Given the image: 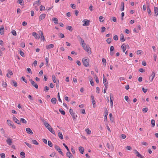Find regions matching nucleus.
<instances>
[{"label":"nucleus","mask_w":158,"mask_h":158,"mask_svg":"<svg viewBox=\"0 0 158 158\" xmlns=\"http://www.w3.org/2000/svg\"><path fill=\"white\" fill-rule=\"evenodd\" d=\"M44 125L52 133L55 135V132L52 128L50 126V125L45 120H43L42 121Z\"/></svg>","instance_id":"obj_1"},{"label":"nucleus","mask_w":158,"mask_h":158,"mask_svg":"<svg viewBox=\"0 0 158 158\" xmlns=\"http://www.w3.org/2000/svg\"><path fill=\"white\" fill-rule=\"evenodd\" d=\"M82 61L85 66L88 67L89 66V59L88 58L85 57L83 58Z\"/></svg>","instance_id":"obj_2"},{"label":"nucleus","mask_w":158,"mask_h":158,"mask_svg":"<svg viewBox=\"0 0 158 158\" xmlns=\"http://www.w3.org/2000/svg\"><path fill=\"white\" fill-rule=\"evenodd\" d=\"M29 81H30L31 83L33 86L36 89H38V86L35 82L31 79H30Z\"/></svg>","instance_id":"obj_3"},{"label":"nucleus","mask_w":158,"mask_h":158,"mask_svg":"<svg viewBox=\"0 0 158 158\" xmlns=\"http://www.w3.org/2000/svg\"><path fill=\"white\" fill-rule=\"evenodd\" d=\"M55 148L61 155L63 156H64V153L59 146L56 145L55 146Z\"/></svg>","instance_id":"obj_4"},{"label":"nucleus","mask_w":158,"mask_h":158,"mask_svg":"<svg viewBox=\"0 0 158 158\" xmlns=\"http://www.w3.org/2000/svg\"><path fill=\"white\" fill-rule=\"evenodd\" d=\"M82 22L84 23L83 26H87L89 25L90 21L86 20L85 19H84L83 20Z\"/></svg>","instance_id":"obj_5"},{"label":"nucleus","mask_w":158,"mask_h":158,"mask_svg":"<svg viewBox=\"0 0 158 158\" xmlns=\"http://www.w3.org/2000/svg\"><path fill=\"white\" fill-rule=\"evenodd\" d=\"M7 123L10 126L13 128L15 129V126L13 123L12 122L9 120H7Z\"/></svg>","instance_id":"obj_6"},{"label":"nucleus","mask_w":158,"mask_h":158,"mask_svg":"<svg viewBox=\"0 0 158 158\" xmlns=\"http://www.w3.org/2000/svg\"><path fill=\"white\" fill-rule=\"evenodd\" d=\"M154 12L155 16L156 17L158 15V8L157 7H154Z\"/></svg>","instance_id":"obj_7"},{"label":"nucleus","mask_w":158,"mask_h":158,"mask_svg":"<svg viewBox=\"0 0 158 158\" xmlns=\"http://www.w3.org/2000/svg\"><path fill=\"white\" fill-rule=\"evenodd\" d=\"M114 101V98L113 95L111 94H110V101L111 106H112L113 105V102Z\"/></svg>","instance_id":"obj_8"},{"label":"nucleus","mask_w":158,"mask_h":158,"mask_svg":"<svg viewBox=\"0 0 158 158\" xmlns=\"http://www.w3.org/2000/svg\"><path fill=\"white\" fill-rule=\"evenodd\" d=\"M6 142L7 144L9 145H11L12 143V139L10 138H8L6 140Z\"/></svg>","instance_id":"obj_9"},{"label":"nucleus","mask_w":158,"mask_h":158,"mask_svg":"<svg viewBox=\"0 0 158 158\" xmlns=\"http://www.w3.org/2000/svg\"><path fill=\"white\" fill-rule=\"evenodd\" d=\"M26 130L27 132L30 135H32L33 134V132L31 130V129L29 128H26Z\"/></svg>","instance_id":"obj_10"},{"label":"nucleus","mask_w":158,"mask_h":158,"mask_svg":"<svg viewBox=\"0 0 158 158\" xmlns=\"http://www.w3.org/2000/svg\"><path fill=\"white\" fill-rule=\"evenodd\" d=\"M45 16H46V14H43L41 15L39 17V20L41 21L43 19L45 18Z\"/></svg>","instance_id":"obj_11"},{"label":"nucleus","mask_w":158,"mask_h":158,"mask_svg":"<svg viewBox=\"0 0 158 158\" xmlns=\"http://www.w3.org/2000/svg\"><path fill=\"white\" fill-rule=\"evenodd\" d=\"M32 35L35 37V39H39L40 37L39 36L38 34H37L35 32H33L32 33Z\"/></svg>","instance_id":"obj_12"},{"label":"nucleus","mask_w":158,"mask_h":158,"mask_svg":"<svg viewBox=\"0 0 158 158\" xmlns=\"http://www.w3.org/2000/svg\"><path fill=\"white\" fill-rule=\"evenodd\" d=\"M79 150L81 154H83V153L84 152V149L83 147H79Z\"/></svg>","instance_id":"obj_13"},{"label":"nucleus","mask_w":158,"mask_h":158,"mask_svg":"<svg viewBox=\"0 0 158 158\" xmlns=\"http://www.w3.org/2000/svg\"><path fill=\"white\" fill-rule=\"evenodd\" d=\"M4 28L3 26H2L1 28L0 29V33L1 35H4Z\"/></svg>","instance_id":"obj_14"},{"label":"nucleus","mask_w":158,"mask_h":158,"mask_svg":"<svg viewBox=\"0 0 158 158\" xmlns=\"http://www.w3.org/2000/svg\"><path fill=\"white\" fill-rule=\"evenodd\" d=\"M54 47V45L52 44H50L49 45L46 46V48L47 49H49L53 48Z\"/></svg>","instance_id":"obj_15"},{"label":"nucleus","mask_w":158,"mask_h":158,"mask_svg":"<svg viewBox=\"0 0 158 158\" xmlns=\"http://www.w3.org/2000/svg\"><path fill=\"white\" fill-rule=\"evenodd\" d=\"M56 99L55 98H53L51 99V102L53 104L56 103Z\"/></svg>","instance_id":"obj_16"},{"label":"nucleus","mask_w":158,"mask_h":158,"mask_svg":"<svg viewBox=\"0 0 158 158\" xmlns=\"http://www.w3.org/2000/svg\"><path fill=\"white\" fill-rule=\"evenodd\" d=\"M135 153L136 154V156L139 157H141V155L139 152L136 150H134Z\"/></svg>","instance_id":"obj_17"},{"label":"nucleus","mask_w":158,"mask_h":158,"mask_svg":"<svg viewBox=\"0 0 158 158\" xmlns=\"http://www.w3.org/2000/svg\"><path fill=\"white\" fill-rule=\"evenodd\" d=\"M121 7H122L120 8V10L121 11L124 10V3L123 2H122L121 4Z\"/></svg>","instance_id":"obj_18"},{"label":"nucleus","mask_w":158,"mask_h":158,"mask_svg":"<svg viewBox=\"0 0 158 158\" xmlns=\"http://www.w3.org/2000/svg\"><path fill=\"white\" fill-rule=\"evenodd\" d=\"M120 40L122 42L124 41L125 40V39H124V36L123 34V33H121L120 35Z\"/></svg>","instance_id":"obj_19"},{"label":"nucleus","mask_w":158,"mask_h":158,"mask_svg":"<svg viewBox=\"0 0 158 158\" xmlns=\"http://www.w3.org/2000/svg\"><path fill=\"white\" fill-rule=\"evenodd\" d=\"M58 135L59 137L61 139H63V135L61 133L60 131L58 132Z\"/></svg>","instance_id":"obj_20"},{"label":"nucleus","mask_w":158,"mask_h":158,"mask_svg":"<svg viewBox=\"0 0 158 158\" xmlns=\"http://www.w3.org/2000/svg\"><path fill=\"white\" fill-rule=\"evenodd\" d=\"M121 48L123 50V52H124L126 50V45L124 44H123L121 47Z\"/></svg>","instance_id":"obj_21"},{"label":"nucleus","mask_w":158,"mask_h":158,"mask_svg":"<svg viewBox=\"0 0 158 158\" xmlns=\"http://www.w3.org/2000/svg\"><path fill=\"white\" fill-rule=\"evenodd\" d=\"M11 84L13 85L15 87H17L18 84L17 82L14 80H12L11 81Z\"/></svg>","instance_id":"obj_22"},{"label":"nucleus","mask_w":158,"mask_h":158,"mask_svg":"<svg viewBox=\"0 0 158 158\" xmlns=\"http://www.w3.org/2000/svg\"><path fill=\"white\" fill-rule=\"evenodd\" d=\"M105 115L104 117V118H107V116L108 114V111L107 110L106 108L105 109Z\"/></svg>","instance_id":"obj_23"},{"label":"nucleus","mask_w":158,"mask_h":158,"mask_svg":"<svg viewBox=\"0 0 158 158\" xmlns=\"http://www.w3.org/2000/svg\"><path fill=\"white\" fill-rule=\"evenodd\" d=\"M13 120L16 123L18 124H20L21 123V119H20V120H19L18 119H13Z\"/></svg>","instance_id":"obj_24"},{"label":"nucleus","mask_w":158,"mask_h":158,"mask_svg":"<svg viewBox=\"0 0 158 158\" xmlns=\"http://www.w3.org/2000/svg\"><path fill=\"white\" fill-rule=\"evenodd\" d=\"M89 49H90V48L89 47H87V46L86 47V48H85V50L87 51V52H88V53H89L90 52L91 53V51L90 50L89 51Z\"/></svg>","instance_id":"obj_25"},{"label":"nucleus","mask_w":158,"mask_h":158,"mask_svg":"<svg viewBox=\"0 0 158 158\" xmlns=\"http://www.w3.org/2000/svg\"><path fill=\"white\" fill-rule=\"evenodd\" d=\"M155 76V74L154 72H152V74L151 75V76L152 77V79H150V81H152L153 79V78H154Z\"/></svg>","instance_id":"obj_26"},{"label":"nucleus","mask_w":158,"mask_h":158,"mask_svg":"<svg viewBox=\"0 0 158 158\" xmlns=\"http://www.w3.org/2000/svg\"><path fill=\"white\" fill-rule=\"evenodd\" d=\"M91 98L92 100L93 106H94V105L95 104V101L94 100V97L93 96L91 95Z\"/></svg>","instance_id":"obj_27"},{"label":"nucleus","mask_w":158,"mask_h":158,"mask_svg":"<svg viewBox=\"0 0 158 158\" xmlns=\"http://www.w3.org/2000/svg\"><path fill=\"white\" fill-rule=\"evenodd\" d=\"M66 156L69 157H70V156H72V154L70 152V151H68V152L66 153Z\"/></svg>","instance_id":"obj_28"},{"label":"nucleus","mask_w":158,"mask_h":158,"mask_svg":"<svg viewBox=\"0 0 158 158\" xmlns=\"http://www.w3.org/2000/svg\"><path fill=\"white\" fill-rule=\"evenodd\" d=\"M102 61L103 62V64L104 66H105L106 63V60L104 58H102Z\"/></svg>","instance_id":"obj_29"},{"label":"nucleus","mask_w":158,"mask_h":158,"mask_svg":"<svg viewBox=\"0 0 158 158\" xmlns=\"http://www.w3.org/2000/svg\"><path fill=\"white\" fill-rule=\"evenodd\" d=\"M103 83L104 84H108V82H107L106 79L105 78L104 75H103Z\"/></svg>","instance_id":"obj_30"},{"label":"nucleus","mask_w":158,"mask_h":158,"mask_svg":"<svg viewBox=\"0 0 158 158\" xmlns=\"http://www.w3.org/2000/svg\"><path fill=\"white\" fill-rule=\"evenodd\" d=\"M66 29L67 30H69L70 31H72L73 30V28L71 26H69L66 27Z\"/></svg>","instance_id":"obj_31"},{"label":"nucleus","mask_w":158,"mask_h":158,"mask_svg":"<svg viewBox=\"0 0 158 158\" xmlns=\"http://www.w3.org/2000/svg\"><path fill=\"white\" fill-rule=\"evenodd\" d=\"M87 134L88 135H89L91 133V131L88 128L86 129L85 130Z\"/></svg>","instance_id":"obj_32"},{"label":"nucleus","mask_w":158,"mask_h":158,"mask_svg":"<svg viewBox=\"0 0 158 158\" xmlns=\"http://www.w3.org/2000/svg\"><path fill=\"white\" fill-rule=\"evenodd\" d=\"M17 2L20 4L21 5H23L24 2L23 0H18Z\"/></svg>","instance_id":"obj_33"},{"label":"nucleus","mask_w":158,"mask_h":158,"mask_svg":"<svg viewBox=\"0 0 158 158\" xmlns=\"http://www.w3.org/2000/svg\"><path fill=\"white\" fill-rule=\"evenodd\" d=\"M109 120H108V119H104V122L105 123H108V122L109 123V125L111 124H112L111 123V122L110 121V119H108Z\"/></svg>","instance_id":"obj_34"},{"label":"nucleus","mask_w":158,"mask_h":158,"mask_svg":"<svg viewBox=\"0 0 158 158\" xmlns=\"http://www.w3.org/2000/svg\"><path fill=\"white\" fill-rule=\"evenodd\" d=\"M52 80L53 81L54 83H56V77H55V76L54 75H53L52 76Z\"/></svg>","instance_id":"obj_35"},{"label":"nucleus","mask_w":158,"mask_h":158,"mask_svg":"<svg viewBox=\"0 0 158 158\" xmlns=\"http://www.w3.org/2000/svg\"><path fill=\"white\" fill-rule=\"evenodd\" d=\"M103 18H104V17L103 16H100L99 18L100 22H103V21H104V19H103Z\"/></svg>","instance_id":"obj_36"},{"label":"nucleus","mask_w":158,"mask_h":158,"mask_svg":"<svg viewBox=\"0 0 158 158\" xmlns=\"http://www.w3.org/2000/svg\"><path fill=\"white\" fill-rule=\"evenodd\" d=\"M148 13L149 15H152V12L150 8H147Z\"/></svg>","instance_id":"obj_37"},{"label":"nucleus","mask_w":158,"mask_h":158,"mask_svg":"<svg viewBox=\"0 0 158 158\" xmlns=\"http://www.w3.org/2000/svg\"><path fill=\"white\" fill-rule=\"evenodd\" d=\"M111 38H108L106 40V41L108 44H110L111 42Z\"/></svg>","instance_id":"obj_38"},{"label":"nucleus","mask_w":158,"mask_h":158,"mask_svg":"<svg viewBox=\"0 0 158 158\" xmlns=\"http://www.w3.org/2000/svg\"><path fill=\"white\" fill-rule=\"evenodd\" d=\"M54 23L56 24H58V19L56 18H53Z\"/></svg>","instance_id":"obj_39"},{"label":"nucleus","mask_w":158,"mask_h":158,"mask_svg":"<svg viewBox=\"0 0 158 158\" xmlns=\"http://www.w3.org/2000/svg\"><path fill=\"white\" fill-rule=\"evenodd\" d=\"M25 153L24 152H20V155L22 156L21 157L22 158H25Z\"/></svg>","instance_id":"obj_40"},{"label":"nucleus","mask_w":158,"mask_h":158,"mask_svg":"<svg viewBox=\"0 0 158 158\" xmlns=\"http://www.w3.org/2000/svg\"><path fill=\"white\" fill-rule=\"evenodd\" d=\"M24 143L29 148H32V146L30 144L27 143V142H25Z\"/></svg>","instance_id":"obj_41"},{"label":"nucleus","mask_w":158,"mask_h":158,"mask_svg":"<svg viewBox=\"0 0 158 158\" xmlns=\"http://www.w3.org/2000/svg\"><path fill=\"white\" fill-rule=\"evenodd\" d=\"M59 111L62 114L64 115L65 114L64 111L62 109H59Z\"/></svg>","instance_id":"obj_42"},{"label":"nucleus","mask_w":158,"mask_h":158,"mask_svg":"<svg viewBox=\"0 0 158 158\" xmlns=\"http://www.w3.org/2000/svg\"><path fill=\"white\" fill-rule=\"evenodd\" d=\"M32 142L34 144H35V145H38L39 144L38 143L36 140H32Z\"/></svg>","instance_id":"obj_43"},{"label":"nucleus","mask_w":158,"mask_h":158,"mask_svg":"<svg viewBox=\"0 0 158 158\" xmlns=\"http://www.w3.org/2000/svg\"><path fill=\"white\" fill-rule=\"evenodd\" d=\"M71 151L73 154H75V151L73 146H72L71 147Z\"/></svg>","instance_id":"obj_44"},{"label":"nucleus","mask_w":158,"mask_h":158,"mask_svg":"<svg viewBox=\"0 0 158 158\" xmlns=\"http://www.w3.org/2000/svg\"><path fill=\"white\" fill-rule=\"evenodd\" d=\"M48 144L49 146L50 147H52V142L50 141H48Z\"/></svg>","instance_id":"obj_45"},{"label":"nucleus","mask_w":158,"mask_h":158,"mask_svg":"<svg viewBox=\"0 0 158 158\" xmlns=\"http://www.w3.org/2000/svg\"><path fill=\"white\" fill-rule=\"evenodd\" d=\"M11 33L14 36H16L17 35L16 31L15 30H13L11 31Z\"/></svg>","instance_id":"obj_46"},{"label":"nucleus","mask_w":158,"mask_h":158,"mask_svg":"<svg viewBox=\"0 0 158 158\" xmlns=\"http://www.w3.org/2000/svg\"><path fill=\"white\" fill-rule=\"evenodd\" d=\"M155 121L153 119H152L151 120V124L152 125V127H154L155 125Z\"/></svg>","instance_id":"obj_47"},{"label":"nucleus","mask_w":158,"mask_h":158,"mask_svg":"<svg viewBox=\"0 0 158 158\" xmlns=\"http://www.w3.org/2000/svg\"><path fill=\"white\" fill-rule=\"evenodd\" d=\"M126 137V136L125 135V134H123L122 135H121V138L123 139H125Z\"/></svg>","instance_id":"obj_48"},{"label":"nucleus","mask_w":158,"mask_h":158,"mask_svg":"<svg viewBox=\"0 0 158 158\" xmlns=\"http://www.w3.org/2000/svg\"><path fill=\"white\" fill-rule=\"evenodd\" d=\"M49 89V88L48 87V86H45L44 88V90L45 91V92H47Z\"/></svg>","instance_id":"obj_49"},{"label":"nucleus","mask_w":158,"mask_h":158,"mask_svg":"<svg viewBox=\"0 0 158 158\" xmlns=\"http://www.w3.org/2000/svg\"><path fill=\"white\" fill-rule=\"evenodd\" d=\"M148 110V108H144L143 109V111L144 113H146Z\"/></svg>","instance_id":"obj_50"},{"label":"nucleus","mask_w":158,"mask_h":158,"mask_svg":"<svg viewBox=\"0 0 158 158\" xmlns=\"http://www.w3.org/2000/svg\"><path fill=\"white\" fill-rule=\"evenodd\" d=\"M63 145L67 151H69V150L68 148V147L64 143H63Z\"/></svg>","instance_id":"obj_51"},{"label":"nucleus","mask_w":158,"mask_h":158,"mask_svg":"<svg viewBox=\"0 0 158 158\" xmlns=\"http://www.w3.org/2000/svg\"><path fill=\"white\" fill-rule=\"evenodd\" d=\"M0 156L2 158H5V155L4 153H2L0 154Z\"/></svg>","instance_id":"obj_52"},{"label":"nucleus","mask_w":158,"mask_h":158,"mask_svg":"<svg viewBox=\"0 0 158 158\" xmlns=\"http://www.w3.org/2000/svg\"><path fill=\"white\" fill-rule=\"evenodd\" d=\"M113 39L115 40H117L118 39V37L117 35H115L113 37Z\"/></svg>","instance_id":"obj_53"},{"label":"nucleus","mask_w":158,"mask_h":158,"mask_svg":"<svg viewBox=\"0 0 158 158\" xmlns=\"http://www.w3.org/2000/svg\"><path fill=\"white\" fill-rule=\"evenodd\" d=\"M45 7L44 6L41 5L40 6V10L42 11L45 10Z\"/></svg>","instance_id":"obj_54"},{"label":"nucleus","mask_w":158,"mask_h":158,"mask_svg":"<svg viewBox=\"0 0 158 158\" xmlns=\"http://www.w3.org/2000/svg\"><path fill=\"white\" fill-rule=\"evenodd\" d=\"M101 32H103L105 31L106 28L105 27H101Z\"/></svg>","instance_id":"obj_55"},{"label":"nucleus","mask_w":158,"mask_h":158,"mask_svg":"<svg viewBox=\"0 0 158 158\" xmlns=\"http://www.w3.org/2000/svg\"><path fill=\"white\" fill-rule=\"evenodd\" d=\"M90 84L91 85L94 86V83L93 81V80L92 79H90Z\"/></svg>","instance_id":"obj_56"},{"label":"nucleus","mask_w":158,"mask_h":158,"mask_svg":"<svg viewBox=\"0 0 158 158\" xmlns=\"http://www.w3.org/2000/svg\"><path fill=\"white\" fill-rule=\"evenodd\" d=\"M106 125L107 129L108 130V131H109L110 132H111V130H110V129L108 126V123H106Z\"/></svg>","instance_id":"obj_57"},{"label":"nucleus","mask_w":158,"mask_h":158,"mask_svg":"<svg viewBox=\"0 0 158 158\" xmlns=\"http://www.w3.org/2000/svg\"><path fill=\"white\" fill-rule=\"evenodd\" d=\"M40 3L38 2L37 1H36L34 2V3H33V5L35 6V5L37 4V5L39 6L40 5Z\"/></svg>","instance_id":"obj_58"},{"label":"nucleus","mask_w":158,"mask_h":158,"mask_svg":"<svg viewBox=\"0 0 158 158\" xmlns=\"http://www.w3.org/2000/svg\"><path fill=\"white\" fill-rule=\"evenodd\" d=\"M95 77L96 81L97 83H98L99 81L98 77L96 75H95Z\"/></svg>","instance_id":"obj_59"},{"label":"nucleus","mask_w":158,"mask_h":158,"mask_svg":"<svg viewBox=\"0 0 158 158\" xmlns=\"http://www.w3.org/2000/svg\"><path fill=\"white\" fill-rule=\"evenodd\" d=\"M2 86L4 87H6L7 86V84L6 82H3L2 83Z\"/></svg>","instance_id":"obj_60"},{"label":"nucleus","mask_w":158,"mask_h":158,"mask_svg":"<svg viewBox=\"0 0 158 158\" xmlns=\"http://www.w3.org/2000/svg\"><path fill=\"white\" fill-rule=\"evenodd\" d=\"M69 111L71 115L74 113H73V110L72 109H69Z\"/></svg>","instance_id":"obj_61"},{"label":"nucleus","mask_w":158,"mask_h":158,"mask_svg":"<svg viewBox=\"0 0 158 158\" xmlns=\"http://www.w3.org/2000/svg\"><path fill=\"white\" fill-rule=\"evenodd\" d=\"M142 145L145 146H147L148 145V143L146 142L143 141L141 143Z\"/></svg>","instance_id":"obj_62"},{"label":"nucleus","mask_w":158,"mask_h":158,"mask_svg":"<svg viewBox=\"0 0 158 158\" xmlns=\"http://www.w3.org/2000/svg\"><path fill=\"white\" fill-rule=\"evenodd\" d=\"M59 36L61 38H63L64 37V35L62 33H60Z\"/></svg>","instance_id":"obj_63"},{"label":"nucleus","mask_w":158,"mask_h":158,"mask_svg":"<svg viewBox=\"0 0 158 158\" xmlns=\"http://www.w3.org/2000/svg\"><path fill=\"white\" fill-rule=\"evenodd\" d=\"M126 148L128 150H131L132 149L131 147L129 146H127L126 147Z\"/></svg>","instance_id":"obj_64"}]
</instances>
